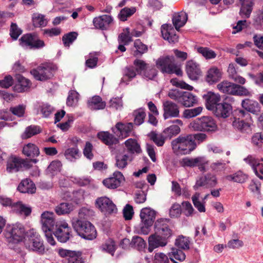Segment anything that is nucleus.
Returning a JSON list of instances; mask_svg holds the SVG:
<instances>
[{
  "label": "nucleus",
  "instance_id": "4468645a",
  "mask_svg": "<svg viewBox=\"0 0 263 263\" xmlns=\"http://www.w3.org/2000/svg\"><path fill=\"white\" fill-rule=\"evenodd\" d=\"M124 180L123 174L120 172L116 171L113 173L112 177L104 179L103 184L108 189H115L120 186L121 182Z\"/></svg>",
  "mask_w": 263,
  "mask_h": 263
},
{
  "label": "nucleus",
  "instance_id": "c756f323",
  "mask_svg": "<svg viewBox=\"0 0 263 263\" xmlns=\"http://www.w3.org/2000/svg\"><path fill=\"white\" fill-rule=\"evenodd\" d=\"M241 7L240 14L242 17L249 18L252 11L253 3L251 0H240Z\"/></svg>",
  "mask_w": 263,
  "mask_h": 263
},
{
  "label": "nucleus",
  "instance_id": "f704fd0d",
  "mask_svg": "<svg viewBox=\"0 0 263 263\" xmlns=\"http://www.w3.org/2000/svg\"><path fill=\"white\" fill-rule=\"evenodd\" d=\"M236 84L224 81L218 84L217 86L218 90L224 93L234 95Z\"/></svg>",
  "mask_w": 263,
  "mask_h": 263
},
{
  "label": "nucleus",
  "instance_id": "dca6fc26",
  "mask_svg": "<svg viewBox=\"0 0 263 263\" xmlns=\"http://www.w3.org/2000/svg\"><path fill=\"white\" fill-rule=\"evenodd\" d=\"M186 71L189 78L192 80H197L202 74L199 65L193 60L187 62Z\"/></svg>",
  "mask_w": 263,
  "mask_h": 263
},
{
  "label": "nucleus",
  "instance_id": "7ed1b4c3",
  "mask_svg": "<svg viewBox=\"0 0 263 263\" xmlns=\"http://www.w3.org/2000/svg\"><path fill=\"white\" fill-rule=\"evenodd\" d=\"M72 227L82 238L92 240L96 238L97 232L95 226L88 220L77 219L72 222Z\"/></svg>",
  "mask_w": 263,
  "mask_h": 263
},
{
  "label": "nucleus",
  "instance_id": "bf43d9fd",
  "mask_svg": "<svg viewBox=\"0 0 263 263\" xmlns=\"http://www.w3.org/2000/svg\"><path fill=\"white\" fill-rule=\"evenodd\" d=\"M127 32H122L120 33L118 38L119 44H123L128 45L132 41V36L129 34V29L126 28Z\"/></svg>",
  "mask_w": 263,
  "mask_h": 263
},
{
  "label": "nucleus",
  "instance_id": "a19ab883",
  "mask_svg": "<svg viewBox=\"0 0 263 263\" xmlns=\"http://www.w3.org/2000/svg\"><path fill=\"white\" fill-rule=\"evenodd\" d=\"M134 47L136 50L134 51V57L140 58L148 50L147 46L138 39L134 42Z\"/></svg>",
  "mask_w": 263,
  "mask_h": 263
},
{
  "label": "nucleus",
  "instance_id": "39448f33",
  "mask_svg": "<svg viewBox=\"0 0 263 263\" xmlns=\"http://www.w3.org/2000/svg\"><path fill=\"white\" fill-rule=\"evenodd\" d=\"M156 65L163 73H175L177 76L182 74L180 67L175 63V59L173 55L160 57L156 61Z\"/></svg>",
  "mask_w": 263,
  "mask_h": 263
},
{
  "label": "nucleus",
  "instance_id": "ddd939ff",
  "mask_svg": "<svg viewBox=\"0 0 263 263\" xmlns=\"http://www.w3.org/2000/svg\"><path fill=\"white\" fill-rule=\"evenodd\" d=\"M100 210L106 216L117 212L116 205L111 200L106 196L100 197Z\"/></svg>",
  "mask_w": 263,
  "mask_h": 263
},
{
  "label": "nucleus",
  "instance_id": "b1692460",
  "mask_svg": "<svg viewBox=\"0 0 263 263\" xmlns=\"http://www.w3.org/2000/svg\"><path fill=\"white\" fill-rule=\"evenodd\" d=\"M232 106L230 103L227 102V99L221 103L217 104L213 112L215 115H230L232 113Z\"/></svg>",
  "mask_w": 263,
  "mask_h": 263
},
{
  "label": "nucleus",
  "instance_id": "2f4dec72",
  "mask_svg": "<svg viewBox=\"0 0 263 263\" xmlns=\"http://www.w3.org/2000/svg\"><path fill=\"white\" fill-rule=\"evenodd\" d=\"M74 208L72 203L68 202H62L58 204L55 209L56 213L59 215L69 214Z\"/></svg>",
  "mask_w": 263,
  "mask_h": 263
},
{
  "label": "nucleus",
  "instance_id": "a18cd8bd",
  "mask_svg": "<svg viewBox=\"0 0 263 263\" xmlns=\"http://www.w3.org/2000/svg\"><path fill=\"white\" fill-rule=\"evenodd\" d=\"M148 136L158 146L163 145L166 138L163 133L158 134L154 131L151 132Z\"/></svg>",
  "mask_w": 263,
  "mask_h": 263
},
{
  "label": "nucleus",
  "instance_id": "6ab92c4d",
  "mask_svg": "<svg viewBox=\"0 0 263 263\" xmlns=\"http://www.w3.org/2000/svg\"><path fill=\"white\" fill-rule=\"evenodd\" d=\"M203 98L205 100L206 109L212 111L220 100V95L212 91H208L204 94Z\"/></svg>",
  "mask_w": 263,
  "mask_h": 263
},
{
  "label": "nucleus",
  "instance_id": "5fc2aeb1",
  "mask_svg": "<svg viewBox=\"0 0 263 263\" xmlns=\"http://www.w3.org/2000/svg\"><path fill=\"white\" fill-rule=\"evenodd\" d=\"M180 132V128L179 126L173 125L165 128L163 133L166 139H171L173 137L178 135Z\"/></svg>",
  "mask_w": 263,
  "mask_h": 263
},
{
  "label": "nucleus",
  "instance_id": "603ef678",
  "mask_svg": "<svg viewBox=\"0 0 263 263\" xmlns=\"http://www.w3.org/2000/svg\"><path fill=\"white\" fill-rule=\"evenodd\" d=\"M79 100V93L74 90H70L66 100V104L68 106H75L77 105Z\"/></svg>",
  "mask_w": 263,
  "mask_h": 263
},
{
  "label": "nucleus",
  "instance_id": "473e14b6",
  "mask_svg": "<svg viewBox=\"0 0 263 263\" xmlns=\"http://www.w3.org/2000/svg\"><path fill=\"white\" fill-rule=\"evenodd\" d=\"M163 115H178L179 110L178 105L171 101H165L163 104Z\"/></svg>",
  "mask_w": 263,
  "mask_h": 263
},
{
  "label": "nucleus",
  "instance_id": "e2e57ef3",
  "mask_svg": "<svg viewBox=\"0 0 263 263\" xmlns=\"http://www.w3.org/2000/svg\"><path fill=\"white\" fill-rule=\"evenodd\" d=\"M22 33V30L18 28L15 23H12L10 28L9 34L13 40H16Z\"/></svg>",
  "mask_w": 263,
  "mask_h": 263
},
{
  "label": "nucleus",
  "instance_id": "f8f14e48",
  "mask_svg": "<svg viewBox=\"0 0 263 263\" xmlns=\"http://www.w3.org/2000/svg\"><path fill=\"white\" fill-rule=\"evenodd\" d=\"M84 191L82 189L74 190L72 192L66 191L63 194V199L76 205H80L84 201Z\"/></svg>",
  "mask_w": 263,
  "mask_h": 263
},
{
  "label": "nucleus",
  "instance_id": "4c0bfd02",
  "mask_svg": "<svg viewBox=\"0 0 263 263\" xmlns=\"http://www.w3.org/2000/svg\"><path fill=\"white\" fill-rule=\"evenodd\" d=\"M197 101L196 97L192 93L183 91L180 102L186 107L193 106Z\"/></svg>",
  "mask_w": 263,
  "mask_h": 263
},
{
  "label": "nucleus",
  "instance_id": "49530a36",
  "mask_svg": "<svg viewBox=\"0 0 263 263\" xmlns=\"http://www.w3.org/2000/svg\"><path fill=\"white\" fill-rule=\"evenodd\" d=\"M168 256L172 261H174V259H175L182 261L185 259V253L178 248H172L171 252L168 253Z\"/></svg>",
  "mask_w": 263,
  "mask_h": 263
},
{
  "label": "nucleus",
  "instance_id": "a878e982",
  "mask_svg": "<svg viewBox=\"0 0 263 263\" xmlns=\"http://www.w3.org/2000/svg\"><path fill=\"white\" fill-rule=\"evenodd\" d=\"M187 20V14L183 11L175 13L172 18L173 25L177 30L185 24Z\"/></svg>",
  "mask_w": 263,
  "mask_h": 263
},
{
  "label": "nucleus",
  "instance_id": "412c9836",
  "mask_svg": "<svg viewBox=\"0 0 263 263\" xmlns=\"http://www.w3.org/2000/svg\"><path fill=\"white\" fill-rule=\"evenodd\" d=\"M22 154L26 157L30 159H36L40 154L39 147L32 143L25 144L22 150Z\"/></svg>",
  "mask_w": 263,
  "mask_h": 263
},
{
  "label": "nucleus",
  "instance_id": "cd10ccee",
  "mask_svg": "<svg viewBox=\"0 0 263 263\" xmlns=\"http://www.w3.org/2000/svg\"><path fill=\"white\" fill-rule=\"evenodd\" d=\"M6 171L8 173L20 172L18 157L11 155L7 159L6 163Z\"/></svg>",
  "mask_w": 263,
  "mask_h": 263
},
{
  "label": "nucleus",
  "instance_id": "f257e3e1",
  "mask_svg": "<svg viewBox=\"0 0 263 263\" xmlns=\"http://www.w3.org/2000/svg\"><path fill=\"white\" fill-rule=\"evenodd\" d=\"M25 226L20 222L8 223L4 231V235L9 244L17 245L23 242L28 234Z\"/></svg>",
  "mask_w": 263,
  "mask_h": 263
},
{
  "label": "nucleus",
  "instance_id": "4d7b16f0",
  "mask_svg": "<svg viewBox=\"0 0 263 263\" xmlns=\"http://www.w3.org/2000/svg\"><path fill=\"white\" fill-rule=\"evenodd\" d=\"M247 178L246 175L241 172H238L227 177V179L229 180L241 183L244 182Z\"/></svg>",
  "mask_w": 263,
  "mask_h": 263
},
{
  "label": "nucleus",
  "instance_id": "20e7f679",
  "mask_svg": "<svg viewBox=\"0 0 263 263\" xmlns=\"http://www.w3.org/2000/svg\"><path fill=\"white\" fill-rule=\"evenodd\" d=\"M191 138L192 137L189 135L180 136L173 140L171 142V145L174 152L177 155H186L194 150L197 144L196 142L192 141Z\"/></svg>",
  "mask_w": 263,
  "mask_h": 263
},
{
  "label": "nucleus",
  "instance_id": "4be33fe9",
  "mask_svg": "<svg viewBox=\"0 0 263 263\" xmlns=\"http://www.w3.org/2000/svg\"><path fill=\"white\" fill-rule=\"evenodd\" d=\"M161 34L163 38L170 43H175L178 41V37L174 33V29L171 25L163 24L161 27Z\"/></svg>",
  "mask_w": 263,
  "mask_h": 263
},
{
  "label": "nucleus",
  "instance_id": "bb28decb",
  "mask_svg": "<svg viewBox=\"0 0 263 263\" xmlns=\"http://www.w3.org/2000/svg\"><path fill=\"white\" fill-rule=\"evenodd\" d=\"M241 105L247 111L253 114H257L260 111V105L256 101L247 99L242 100Z\"/></svg>",
  "mask_w": 263,
  "mask_h": 263
},
{
  "label": "nucleus",
  "instance_id": "de8ad7c7",
  "mask_svg": "<svg viewBox=\"0 0 263 263\" xmlns=\"http://www.w3.org/2000/svg\"><path fill=\"white\" fill-rule=\"evenodd\" d=\"M230 162L227 161L226 162L223 160L217 161L214 162L210 164V169L211 171L215 173H219L226 170L227 166L226 164L229 163Z\"/></svg>",
  "mask_w": 263,
  "mask_h": 263
},
{
  "label": "nucleus",
  "instance_id": "c85d7f7f",
  "mask_svg": "<svg viewBox=\"0 0 263 263\" xmlns=\"http://www.w3.org/2000/svg\"><path fill=\"white\" fill-rule=\"evenodd\" d=\"M124 144L127 152L130 155L138 154L141 152L139 144L135 139H128L125 141Z\"/></svg>",
  "mask_w": 263,
  "mask_h": 263
},
{
  "label": "nucleus",
  "instance_id": "13d9d810",
  "mask_svg": "<svg viewBox=\"0 0 263 263\" xmlns=\"http://www.w3.org/2000/svg\"><path fill=\"white\" fill-rule=\"evenodd\" d=\"M93 215L94 212L92 209L86 207H82L79 210L78 219L88 220V219H89Z\"/></svg>",
  "mask_w": 263,
  "mask_h": 263
},
{
  "label": "nucleus",
  "instance_id": "f03ea898",
  "mask_svg": "<svg viewBox=\"0 0 263 263\" xmlns=\"http://www.w3.org/2000/svg\"><path fill=\"white\" fill-rule=\"evenodd\" d=\"M25 248L29 251L34 252L39 255L45 253L44 241L41 235L34 229L28 230V234L23 241Z\"/></svg>",
  "mask_w": 263,
  "mask_h": 263
},
{
  "label": "nucleus",
  "instance_id": "8fccbe9b",
  "mask_svg": "<svg viewBox=\"0 0 263 263\" xmlns=\"http://www.w3.org/2000/svg\"><path fill=\"white\" fill-rule=\"evenodd\" d=\"M77 32L72 31L65 34L62 37V41L65 47H69L73 42L77 39Z\"/></svg>",
  "mask_w": 263,
  "mask_h": 263
},
{
  "label": "nucleus",
  "instance_id": "6e6552de",
  "mask_svg": "<svg viewBox=\"0 0 263 263\" xmlns=\"http://www.w3.org/2000/svg\"><path fill=\"white\" fill-rule=\"evenodd\" d=\"M53 67L50 64H42L30 70V73L37 81H45L53 76Z\"/></svg>",
  "mask_w": 263,
  "mask_h": 263
},
{
  "label": "nucleus",
  "instance_id": "3c124183",
  "mask_svg": "<svg viewBox=\"0 0 263 263\" xmlns=\"http://www.w3.org/2000/svg\"><path fill=\"white\" fill-rule=\"evenodd\" d=\"M136 11L135 7H125L122 9L118 14V17L121 21L124 22L128 17L133 15Z\"/></svg>",
  "mask_w": 263,
  "mask_h": 263
},
{
  "label": "nucleus",
  "instance_id": "79ce46f5",
  "mask_svg": "<svg viewBox=\"0 0 263 263\" xmlns=\"http://www.w3.org/2000/svg\"><path fill=\"white\" fill-rule=\"evenodd\" d=\"M175 245L179 249L187 250L190 249V240L189 237L180 235L176 239Z\"/></svg>",
  "mask_w": 263,
  "mask_h": 263
},
{
  "label": "nucleus",
  "instance_id": "f3484780",
  "mask_svg": "<svg viewBox=\"0 0 263 263\" xmlns=\"http://www.w3.org/2000/svg\"><path fill=\"white\" fill-rule=\"evenodd\" d=\"M16 82L13 86V90L17 92H23L28 90L32 84L31 81L22 75H15Z\"/></svg>",
  "mask_w": 263,
  "mask_h": 263
},
{
  "label": "nucleus",
  "instance_id": "423d86ee",
  "mask_svg": "<svg viewBox=\"0 0 263 263\" xmlns=\"http://www.w3.org/2000/svg\"><path fill=\"white\" fill-rule=\"evenodd\" d=\"M19 44L22 47L30 49H40L45 46L44 41L40 39L35 32L23 34L19 39Z\"/></svg>",
  "mask_w": 263,
  "mask_h": 263
},
{
  "label": "nucleus",
  "instance_id": "0eeeda50",
  "mask_svg": "<svg viewBox=\"0 0 263 263\" xmlns=\"http://www.w3.org/2000/svg\"><path fill=\"white\" fill-rule=\"evenodd\" d=\"M19 44L22 47L30 49H40L45 46L44 41L40 39L35 32L23 34L19 39Z\"/></svg>",
  "mask_w": 263,
  "mask_h": 263
},
{
  "label": "nucleus",
  "instance_id": "37998d69",
  "mask_svg": "<svg viewBox=\"0 0 263 263\" xmlns=\"http://www.w3.org/2000/svg\"><path fill=\"white\" fill-rule=\"evenodd\" d=\"M53 234L58 241L61 243L66 242L72 237L71 232H64L61 228H57Z\"/></svg>",
  "mask_w": 263,
  "mask_h": 263
},
{
  "label": "nucleus",
  "instance_id": "7c9ffc66",
  "mask_svg": "<svg viewBox=\"0 0 263 263\" xmlns=\"http://www.w3.org/2000/svg\"><path fill=\"white\" fill-rule=\"evenodd\" d=\"M232 125L235 128L241 132H246L249 129L250 123L242 117L233 118Z\"/></svg>",
  "mask_w": 263,
  "mask_h": 263
},
{
  "label": "nucleus",
  "instance_id": "58836bf2",
  "mask_svg": "<svg viewBox=\"0 0 263 263\" xmlns=\"http://www.w3.org/2000/svg\"><path fill=\"white\" fill-rule=\"evenodd\" d=\"M100 139L108 146H111L118 143V139L108 132H100Z\"/></svg>",
  "mask_w": 263,
  "mask_h": 263
},
{
  "label": "nucleus",
  "instance_id": "052dcab7",
  "mask_svg": "<svg viewBox=\"0 0 263 263\" xmlns=\"http://www.w3.org/2000/svg\"><path fill=\"white\" fill-rule=\"evenodd\" d=\"M112 21V18L109 15L100 16V29L102 30L107 29Z\"/></svg>",
  "mask_w": 263,
  "mask_h": 263
},
{
  "label": "nucleus",
  "instance_id": "ea45409f",
  "mask_svg": "<svg viewBox=\"0 0 263 263\" xmlns=\"http://www.w3.org/2000/svg\"><path fill=\"white\" fill-rule=\"evenodd\" d=\"M49 212H44L41 215V217L44 220L43 226L46 228L45 232L51 231L55 225V220L50 215Z\"/></svg>",
  "mask_w": 263,
  "mask_h": 263
},
{
  "label": "nucleus",
  "instance_id": "aec40b11",
  "mask_svg": "<svg viewBox=\"0 0 263 263\" xmlns=\"http://www.w3.org/2000/svg\"><path fill=\"white\" fill-rule=\"evenodd\" d=\"M133 128V123H127L125 124L118 122L116 124L115 127L112 128L113 132L122 138L127 137L129 135Z\"/></svg>",
  "mask_w": 263,
  "mask_h": 263
},
{
  "label": "nucleus",
  "instance_id": "864d4df0",
  "mask_svg": "<svg viewBox=\"0 0 263 263\" xmlns=\"http://www.w3.org/2000/svg\"><path fill=\"white\" fill-rule=\"evenodd\" d=\"M132 158L127 154L119 155L116 156V165L119 169H123L126 167L128 164V161H132Z\"/></svg>",
  "mask_w": 263,
  "mask_h": 263
},
{
  "label": "nucleus",
  "instance_id": "2eb2a0df",
  "mask_svg": "<svg viewBox=\"0 0 263 263\" xmlns=\"http://www.w3.org/2000/svg\"><path fill=\"white\" fill-rule=\"evenodd\" d=\"M217 183L216 176L211 174H208L197 180L194 188L195 190H197L199 187H212L215 186Z\"/></svg>",
  "mask_w": 263,
  "mask_h": 263
},
{
  "label": "nucleus",
  "instance_id": "09e8293b",
  "mask_svg": "<svg viewBox=\"0 0 263 263\" xmlns=\"http://www.w3.org/2000/svg\"><path fill=\"white\" fill-rule=\"evenodd\" d=\"M204 130L215 131L217 129V124L211 116H202Z\"/></svg>",
  "mask_w": 263,
  "mask_h": 263
},
{
  "label": "nucleus",
  "instance_id": "69168bd1",
  "mask_svg": "<svg viewBox=\"0 0 263 263\" xmlns=\"http://www.w3.org/2000/svg\"><path fill=\"white\" fill-rule=\"evenodd\" d=\"M134 64L136 66V70L138 73L141 74L144 73L149 64L146 63L144 61L136 59L134 62Z\"/></svg>",
  "mask_w": 263,
  "mask_h": 263
},
{
  "label": "nucleus",
  "instance_id": "1a4fd4ad",
  "mask_svg": "<svg viewBox=\"0 0 263 263\" xmlns=\"http://www.w3.org/2000/svg\"><path fill=\"white\" fill-rule=\"evenodd\" d=\"M155 232L166 238L167 240L171 238L173 231L171 228L170 220L160 218L155 222L154 225Z\"/></svg>",
  "mask_w": 263,
  "mask_h": 263
},
{
  "label": "nucleus",
  "instance_id": "72a5a7b5",
  "mask_svg": "<svg viewBox=\"0 0 263 263\" xmlns=\"http://www.w3.org/2000/svg\"><path fill=\"white\" fill-rule=\"evenodd\" d=\"M221 78V72L219 69L216 67L210 68L207 73L206 80L212 84L218 81Z\"/></svg>",
  "mask_w": 263,
  "mask_h": 263
},
{
  "label": "nucleus",
  "instance_id": "a211bd4d",
  "mask_svg": "<svg viewBox=\"0 0 263 263\" xmlns=\"http://www.w3.org/2000/svg\"><path fill=\"white\" fill-rule=\"evenodd\" d=\"M156 212L151 208H144L141 209L140 217L142 224L152 226L156 218Z\"/></svg>",
  "mask_w": 263,
  "mask_h": 263
},
{
  "label": "nucleus",
  "instance_id": "6e6d98bb",
  "mask_svg": "<svg viewBox=\"0 0 263 263\" xmlns=\"http://www.w3.org/2000/svg\"><path fill=\"white\" fill-rule=\"evenodd\" d=\"M102 250L113 256L116 250L115 241L110 239L106 240L102 246Z\"/></svg>",
  "mask_w": 263,
  "mask_h": 263
},
{
  "label": "nucleus",
  "instance_id": "5701e85b",
  "mask_svg": "<svg viewBox=\"0 0 263 263\" xmlns=\"http://www.w3.org/2000/svg\"><path fill=\"white\" fill-rule=\"evenodd\" d=\"M17 190L22 193L33 194L36 191L34 183L30 178L22 180L17 186Z\"/></svg>",
  "mask_w": 263,
  "mask_h": 263
},
{
  "label": "nucleus",
  "instance_id": "c03bdc74",
  "mask_svg": "<svg viewBox=\"0 0 263 263\" xmlns=\"http://www.w3.org/2000/svg\"><path fill=\"white\" fill-rule=\"evenodd\" d=\"M39 161L37 159H23L18 157V164L20 170H28L32 167L31 163H36Z\"/></svg>",
  "mask_w": 263,
  "mask_h": 263
},
{
  "label": "nucleus",
  "instance_id": "9d476101",
  "mask_svg": "<svg viewBox=\"0 0 263 263\" xmlns=\"http://www.w3.org/2000/svg\"><path fill=\"white\" fill-rule=\"evenodd\" d=\"M59 255L65 258V261L67 263H84L82 257V252L73 251L61 248L59 250Z\"/></svg>",
  "mask_w": 263,
  "mask_h": 263
},
{
  "label": "nucleus",
  "instance_id": "0e129e2a",
  "mask_svg": "<svg viewBox=\"0 0 263 263\" xmlns=\"http://www.w3.org/2000/svg\"><path fill=\"white\" fill-rule=\"evenodd\" d=\"M32 24L35 27L46 26L47 23L45 22L44 15L42 14L34 15L32 17Z\"/></svg>",
  "mask_w": 263,
  "mask_h": 263
},
{
  "label": "nucleus",
  "instance_id": "c9c22d12",
  "mask_svg": "<svg viewBox=\"0 0 263 263\" xmlns=\"http://www.w3.org/2000/svg\"><path fill=\"white\" fill-rule=\"evenodd\" d=\"M62 166V162L59 160H54L51 162L48 165L46 173L50 175L51 178H53L57 174L61 172Z\"/></svg>",
  "mask_w": 263,
  "mask_h": 263
},
{
  "label": "nucleus",
  "instance_id": "393cba45",
  "mask_svg": "<svg viewBox=\"0 0 263 263\" xmlns=\"http://www.w3.org/2000/svg\"><path fill=\"white\" fill-rule=\"evenodd\" d=\"M64 156L66 159L71 162H74L77 159H79L82 156L81 153L79 151L77 144L72 147L66 148L64 153Z\"/></svg>",
  "mask_w": 263,
  "mask_h": 263
},
{
  "label": "nucleus",
  "instance_id": "9b49d317",
  "mask_svg": "<svg viewBox=\"0 0 263 263\" xmlns=\"http://www.w3.org/2000/svg\"><path fill=\"white\" fill-rule=\"evenodd\" d=\"M148 241V251L152 252L156 248L166 246L168 241L166 238L155 232L149 236Z\"/></svg>",
  "mask_w": 263,
  "mask_h": 263
},
{
  "label": "nucleus",
  "instance_id": "774afa93",
  "mask_svg": "<svg viewBox=\"0 0 263 263\" xmlns=\"http://www.w3.org/2000/svg\"><path fill=\"white\" fill-rule=\"evenodd\" d=\"M253 169L256 175L261 179H263V160L255 162L253 164Z\"/></svg>",
  "mask_w": 263,
  "mask_h": 263
},
{
  "label": "nucleus",
  "instance_id": "338daca9",
  "mask_svg": "<svg viewBox=\"0 0 263 263\" xmlns=\"http://www.w3.org/2000/svg\"><path fill=\"white\" fill-rule=\"evenodd\" d=\"M170 257L162 252L156 253L154 255L153 263H169Z\"/></svg>",
  "mask_w": 263,
  "mask_h": 263
},
{
  "label": "nucleus",
  "instance_id": "680f3d73",
  "mask_svg": "<svg viewBox=\"0 0 263 263\" xmlns=\"http://www.w3.org/2000/svg\"><path fill=\"white\" fill-rule=\"evenodd\" d=\"M197 50L206 59H213L216 56V54L214 51L207 47H198L197 48Z\"/></svg>",
  "mask_w": 263,
  "mask_h": 263
},
{
  "label": "nucleus",
  "instance_id": "e433bc0d",
  "mask_svg": "<svg viewBox=\"0 0 263 263\" xmlns=\"http://www.w3.org/2000/svg\"><path fill=\"white\" fill-rule=\"evenodd\" d=\"M41 129L39 126L30 125L27 126L25 131L21 135L23 140L27 139L41 133Z\"/></svg>",
  "mask_w": 263,
  "mask_h": 263
}]
</instances>
